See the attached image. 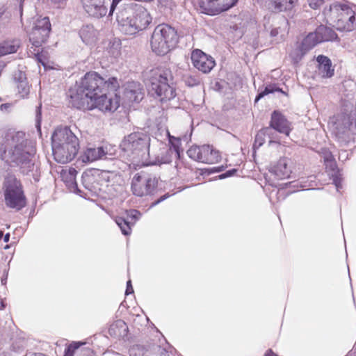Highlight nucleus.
I'll return each mask as SVG.
<instances>
[{
  "label": "nucleus",
  "instance_id": "obj_46",
  "mask_svg": "<svg viewBox=\"0 0 356 356\" xmlns=\"http://www.w3.org/2000/svg\"><path fill=\"white\" fill-rule=\"evenodd\" d=\"M134 293V289H133V287H132V285H131V280H129L127 282V289H126V295H129V294H131Z\"/></svg>",
  "mask_w": 356,
  "mask_h": 356
},
{
  "label": "nucleus",
  "instance_id": "obj_33",
  "mask_svg": "<svg viewBox=\"0 0 356 356\" xmlns=\"http://www.w3.org/2000/svg\"><path fill=\"white\" fill-rule=\"evenodd\" d=\"M183 81L188 86L193 87L200 83V79L197 75L186 74L183 76Z\"/></svg>",
  "mask_w": 356,
  "mask_h": 356
},
{
  "label": "nucleus",
  "instance_id": "obj_24",
  "mask_svg": "<svg viewBox=\"0 0 356 356\" xmlns=\"http://www.w3.org/2000/svg\"><path fill=\"white\" fill-rule=\"evenodd\" d=\"M68 162L72 160L78 154L79 143L78 138L68 129Z\"/></svg>",
  "mask_w": 356,
  "mask_h": 356
},
{
  "label": "nucleus",
  "instance_id": "obj_53",
  "mask_svg": "<svg viewBox=\"0 0 356 356\" xmlns=\"http://www.w3.org/2000/svg\"><path fill=\"white\" fill-rule=\"evenodd\" d=\"M5 63L3 61H0V75L3 71V69L5 67Z\"/></svg>",
  "mask_w": 356,
  "mask_h": 356
},
{
  "label": "nucleus",
  "instance_id": "obj_57",
  "mask_svg": "<svg viewBox=\"0 0 356 356\" xmlns=\"http://www.w3.org/2000/svg\"><path fill=\"white\" fill-rule=\"evenodd\" d=\"M223 169H224V167L221 166V167L218 168V170L216 171L220 172V171L223 170Z\"/></svg>",
  "mask_w": 356,
  "mask_h": 356
},
{
  "label": "nucleus",
  "instance_id": "obj_25",
  "mask_svg": "<svg viewBox=\"0 0 356 356\" xmlns=\"http://www.w3.org/2000/svg\"><path fill=\"white\" fill-rule=\"evenodd\" d=\"M20 46L19 40H7L0 43V57L15 53Z\"/></svg>",
  "mask_w": 356,
  "mask_h": 356
},
{
  "label": "nucleus",
  "instance_id": "obj_7",
  "mask_svg": "<svg viewBox=\"0 0 356 356\" xmlns=\"http://www.w3.org/2000/svg\"><path fill=\"white\" fill-rule=\"evenodd\" d=\"M51 31V24L49 17L38 18L34 22V26L29 34V40L32 47L29 49V54L34 55L38 63L45 65L42 55L40 54V47L47 41Z\"/></svg>",
  "mask_w": 356,
  "mask_h": 356
},
{
  "label": "nucleus",
  "instance_id": "obj_21",
  "mask_svg": "<svg viewBox=\"0 0 356 356\" xmlns=\"http://www.w3.org/2000/svg\"><path fill=\"white\" fill-rule=\"evenodd\" d=\"M79 35L82 41L86 44L95 43L97 38V31L90 24L83 26L79 31Z\"/></svg>",
  "mask_w": 356,
  "mask_h": 356
},
{
  "label": "nucleus",
  "instance_id": "obj_52",
  "mask_svg": "<svg viewBox=\"0 0 356 356\" xmlns=\"http://www.w3.org/2000/svg\"><path fill=\"white\" fill-rule=\"evenodd\" d=\"M10 240V234L7 233L5 236H3V241L4 242L7 243Z\"/></svg>",
  "mask_w": 356,
  "mask_h": 356
},
{
  "label": "nucleus",
  "instance_id": "obj_48",
  "mask_svg": "<svg viewBox=\"0 0 356 356\" xmlns=\"http://www.w3.org/2000/svg\"><path fill=\"white\" fill-rule=\"evenodd\" d=\"M334 183L335 186H336L337 190H339V188L341 187V184H340V181L337 178L334 179Z\"/></svg>",
  "mask_w": 356,
  "mask_h": 356
},
{
  "label": "nucleus",
  "instance_id": "obj_60",
  "mask_svg": "<svg viewBox=\"0 0 356 356\" xmlns=\"http://www.w3.org/2000/svg\"><path fill=\"white\" fill-rule=\"evenodd\" d=\"M162 200H164V197H162L160 200H157V202H155L154 204H157L158 202H159Z\"/></svg>",
  "mask_w": 356,
  "mask_h": 356
},
{
  "label": "nucleus",
  "instance_id": "obj_3",
  "mask_svg": "<svg viewBox=\"0 0 356 356\" xmlns=\"http://www.w3.org/2000/svg\"><path fill=\"white\" fill-rule=\"evenodd\" d=\"M150 136L143 131H135L124 137L120 147L124 154L134 162L142 165H160L170 162L167 156H163L166 150H161L162 156L152 157L149 154Z\"/></svg>",
  "mask_w": 356,
  "mask_h": 356
},
{
  "label": "nucleus",
  "instance_id": "obj_19",
  "mask_svg": "<svg viewBox=\"0 0 356 356\" xmlns=\"http://www.w3.org/2000/svg\"><path fill=\"white\" fill-rule=\"evenodd\" d=\"M106 147L88 148L82 156V161L83 162H92L98 159H106Z\"/></svg>",
  "mask_w": 356,
  "mask_h": 356
},
{
  "label": "nucleus",
  "instance_id": "obj_18",
  "mask_svg": "<svg viewBox=\"0 0 356 356\" xmlns=\"http://www.w3.org/2000/svg\"><path fill=\"white\" fill-rule=\"evenodd\" d=\"M199 4L202 12L209 15H215L225 11L220 0H200Z\"/></svg>",
  "mask_w": 356,
  "mask_h": 356
},
{
  "label": "nucleus",
  "instance_id": "obj_9",
  "mask_svg": "<svg viewBox=\"0 0 356 356\" xmlns=\"http://www.w3.org/2000/svg\"><path fill=\"white\" fill-rule=\"evenodd\" d=\"M52 152L55 160L60 163H67L65 145L67 144V127H57L51 136Z\"/></svg>",
  "mask_w": 356,
  "mask_h": 356
},
{
  "label": "nucleus",
  "instance_id": "obj_6",
  "mask_svg": "<svg viewBox=\"0 0 356 356\" xmlns=\"http://www.w3.org/2000/svg\"><path fill=\"white\" fill-rule=\"evenodd\" d=\"M177 42L178 37L175 29L166 24H161L155 27L150 44L153 52L163 56L173 49Z\"/></svg>",
  "mask_w": 356,
  "mask_h": 356
},
{
  "label": "nucleus",
  "instance_id": "obj_17",
  "mask_svg": "<svg viewBox=\"0 0 356 356\" xmlns=\"http://www.w3.org/2000/svg\"><path fill=\"white\" fill-rule=\"evenodd\" d=\"M124 95L130 102H139L143 99L144 93L139 83L131 82L126 87Z\"/></svg>",
  "mask_w": 356,
  "mask_h": 356
},
{
  "label": "nucleus",
  "instance_id": "obj_38",
  "mask_svg": "<svg viewBox=\"0 0 356 356\" xmlns=\"http://www.w3.org/2000/svg\"><path fill=\"white\" fill-rule=\"evenodd\" d=\"M117 328H122L125 331L127 329V327L124 321H123L122 320H118L111 325V327L109 328L110 334H116L115 330Z\"/></svg>",
  "mask_w": 356,
  "mask_h": 356
},
{
  "label": "nucleus",
  "instance_id": "obj_13",
  "mask_svg": "<svg viewBox=\"0 0 356 356\" xmlns=\"http://www.w3.org/2000/svg\"><path fill=\"white\" fill-rule=\"evenodd\" d=\"M268 127L270 128V132L272 131V129H274L286 136H289L292 129L291 127V123L280 112L277 111H273L271 114L270 126Z\"/></svg>",
  "mask_w": 356,
  "mask_h": 356
},
{
  "label": "nucleus",
  "instance_id": "obj_54",
  "mask_svg": "<svg viewBox=\"0 0 356 356\" xmlns=\"http://www.w3.org/2000/svg\"><path fill=\"white\" fill-rule=\"evenodd\" d=\"M277 34H278V31H277V29H273V30L271 31V32H270V35H271L272 36H275V35H277Z\"/></svg>",
  "mask_w": 356,
  "mask_h": 356
},
{
  "label": "nucleus",
  "instance_id": "obj_28",
  "mask_svg": "<svg viewBox=\"0 0 356 356\" xmlns=\"http://www.w3.org/2000/svg\"><path fill=\"white\" fill-rule=\"evenodd\" d=\"M296 0H272V4L277 12L291 10L294 6Z\"/></svg>",
  "mask_w": 356,
  "mask_h": 356
},
{
  "label": "nucleus",
  "instance_id": "obj_51",
  "mask_svg": "<svg viewBox=\"0 0 356 356\" xmlns=\"http://www.w3.org/2000/svg\"><path fill=\"white\" fill-rule=\"evenodd\" d=\"M6 307L5 302L3 299H0V310L3 309Z\"/></svg>",
  "mask_w": 356,
  "mask_h": 356
},
{
  "label": "nucleus",
  "instance_id": "obj_44",
  "mask_svg": "<svg viewBox=\"0 0 356 356\" xmlns=\"http://www.w3.org/2000/svg\"><path fill=\"white\" fill-rule=\"evenodd\" d=\"M235 172H236V169H232V170H228L225 173H223V174L219 175V178L222 179L227 178L228 177H231Z\"/></svg>",
  "mask_w": 356,
  "mask_h": 356
},
{
  "label": "nucleus",
  "instance_id": "obj_4",
  "mask_svg": "<svg viewBox=\"0 0 356 356\" xmlns=\"http://www.w3.org/2000/svg\"><path fill=\"white\" fill-rule=\"evenodd\" d=\"M117 22L122 32L133 35L146 29L151 23L152 17L145 7L136 4L131 8L120 10L117 15Z\"/></svg>",
  "mask_w": 356,
  "mask_h": 356
},
{
  "label": "nucleus",
  "instance_id": "obj_50",
  "mask_svg": "<svg viewBox=\"0 0 356 356\" xmlns=\"http://www.w3.org/2000/svg\"><path fill=\"white\" fill-rule=\"evenodd\" d=\"M65 170L63 169V170H61V171H60V177H61V178H62V180L65 183L67 181L65 180Z\"/></svg>",
  "mask_w": 356,
  "mask_h": 356
},
{
  "label": "nucleus",
  "instance_id": "obj_41",
  "mask_svg": "<svg viewBox=\"0 0 356 356\" xmlns=\"http://www.w3.org/2000/svg\"><path fill=\"white\" fill-rule=\"evenodd\" d=\"M325 167L327 169H328L329 170H330L333 172H334L335 170H337V163L334 161V159L332 160H330L327 162H325Z\"/></svg>",
  "mask_w": 356,
  "mask_h": 356
},
{
  "label": "nucleus",
  "instance_id": "obj_22",
  "mask_svg": "<svg viewBox=\"0 0 356 356\" xmlns=\"http://www.w3.org/2000/svg\"><path fill=\"white\" fill-rule=\"evenodd\" d=\"M318 43H321V41L316 32L309 33L302 40L300 49L298 50V51L301 52L299 59Z\"/></svg>",
  "mask_w": 356,
  "mask_h": 356
},
{
  "label": "nucleus",
  "instance_id": "obj_39",
  "mask_svg": "<svg viewBox=\"0 0 356 356\" xmlns=\"http://www.w3.org/2000/svg\"><path fill=\"white\" fill-rule=\"evenodd\" d=\"M222 7L225 8V11L233 7L238 1V0H220Z\"/></svg>",
  "mask_w": 356,
  "mask_h": 356
},
{
  "label": "nucleus",
  "instance_id": "obj_40",
  "mask_svg": "<svg viewBox=\"0 0 356 356\" xmlns=\"http://www.w3.org/2000/svg\"><path fill=\"white\" fill-rule=\"evenodd\" d=\"M307 3L310 8L317 9L323 3V0H307Z\"/></svg>",
  "mask_w": 356,
  "mask_h": 356
},
{
  "label": "nucleus",
  "instance_id": "obj_26",
  "mask_svg": "<svg viewBox=\"0 0 356 356\" xmlns=\"http://www.w3.org/2000/svg\"><path fill=\"white\" fill-rule=\"evenodd\" d=\"M76 170L73 168L68 169V191L73 192L81 197H85V194L78 187L76 182L74 180Z\"/></svg>",
  "mask_w": 356,
  "mask_h": 356
},
{
  "label": "nucleus",
  "instance_id": "obj_59",
  "mask_svg": "<svg viewBox=\"0 0 356 356\" xmlns=\"http://www.w3.org/2000/svg\"><path fill=\"white\" fill-rule=\"evenodd\" d=\"M3 236V232L2 231H0V241L1 240Z\"/></svg>",
  "mask_w": 356,
  "mask_h": 356
},
{
  "label": "nucleus",
  "instance_id": "obj_12",
  "mask_svg": "<svg viewBox=\"0 0 356 356\" xmlns=\"http://www.w3.org/2000/svg\"><path fill=\"white\" fill-rule=\"evenodd\" d=\"M191 60L193 66L203 73L209 72L216 65L214 59L200 49L192 51Z\"/></svg>",
  "mask_w": 356,
  "mask_h": 356
},
{
  "label": "nucleus",
  "instance_id": "obj_58",
  "mask_svg": "<svg viewBox=\"0 0 356 356\" xmlns=\"http://www.w3.org/2000/svg\"><path fill=\"white\" fill-rule=\"evenodd\" d=\"M63 356H67V347H65L64 349Z\"/></svg>",
  "mask_w": 356,
  "mask_h": 356
},
{
  "label": "nucleus",
  "instance_id": "obj_61",
  "mask_svg": "<svg viewBox=\"0 0 356 356\" xmlns=\"http://www.w3.org/2000/svg\"><path fill=\"white\" fill-rule=\"evenodd\" d=\"M346 19H338V22H340L341 20H345Z\"/></svg>",
  "mask_w": 356,
  "mask_h": 356
},
{
  "label": "nucleus",
  "instance_id": "obj_15",
  "mask_svg": "<svg viewBox=\"0 0 356 356\" xmlns=\"http://www.w3.org/2000/svg\"><path fill=\"white\" fill-rule=\"evenodd\" d=\"M13 80L20 97L27 98L30 92V86L27 81L26 74L20 70L16 71L13 74Z\"/></svg>",
  "mask_w": 356,
  "mask_h": 356
},
{
  "label": "nucleus",
  "instance_id": "obj_55",
  "mask_svg": "<svg viewBox=\"0 0 356 356\" xmlns=\"http://www.w3.org/2000/svg\"><path fill=\"white\" fill-rule=\"evenodd\" d=\"M343 154H346V152H343L339 154V159H346L347 158V156H344Z\"/></svg>",
  "mask_w": 356,
  "mask_h": 356
},
{
  "label": "nucleus",
  "instance_id": "obj_35",
  "mask_svg": "<svg viewBox=\"0 0 356 356\" xmlns=\"http://www.w3.org/2000/svg\"><path fill=\"white\" fill-rule=\"evenodd\" d=\"M274 91H281V92H282L281 90H280L279 88H276L275 86H273V85H268V86H267L265 88L264 91L261 92L257 95V97L255 99V101L257 102L259 99L262 98L263 97H264L266 95H268L270 93H273Z\"/></svg>",
  "mask_w": 356,
  "mask_h": 356
},
{
  "label": "nucleus",
  "instance_id": "obj_20",
  "mask_svg": "<svg viewBox=\"0 0 356 356\" xmlns=\"http://www.w3.org/2000/svg\"><path fill=\"white\" fill-rule=\"evenodd\" d=\"M318 63V71L323 78H330L334 75V69L332 67L330 59L323 55H320L316 58Z\"/></svg>",
  "mask_w": 356,
  "mask_h": 356
},
{
  "label": "nucleus",
  "instance_id": "obj_49",
  "mask_svg": "<svg viewBox=\"0 0 356 356\" xmlns=\"http://www.w3.org/2000/svg\"><path fill=\"white\" fill-rule=\"evenodd\" d=\"M265 356H278L277 355H276L275 353H274L272 350L269 349L266 351V353H265Z\"/></svg>",
  "mask_w": 356,
  "mask_h": 356
},
{
  "label": "nucleus",
  "instance_id": "obj_2",
  "mask_svg": "<svg viewBox=\"0 0 356 356\" xmlns=\"http://www.w3.org/2000/svg\"><path fill=\"white\" fill-rule=\"evenodd\" d=\"M35 149L24 131L8 130L0 138V159L10 166H18L22 173L33 170Z\"/></svg>",
  "mask_w": 356,
  "mask_h": 356
},
{
  "label": "nucleus",
  "instance_id": "obj_36",
  "mask_svg": "<svg viewBox=\"0 0 356 356\" xmlns=\"http://www.w3.org/2000/svg\"><path fill=\"white\" fill-rule=\"evenodd\" d=\"M42 104H40L35 109V127L37 131L41 134V122H42Z\"/></svg>",
  "mask_w": 356,
  "mask_h": 356
},
{
  "label": "nucleus",
  "instance_id": "obj_1",
  "mask_svg": "<svg viewBox=\"0 0 356 356\" xmlns=\"http://www.w3.org/2000/svg\"><path fill=\"white\" fill-rule=\"evenodd\" d=\"M118 88L117 78H104L96 72H89L70 89V101L78 109L97 108L112 113L120 105V98L114 93Z\"/></svg>",
  "mask_w": 356,
  "mask_h": 356
},
{
  "label": "nucleus",
  "instance_id": "obj_5",
  "mask_svg": "<svg viewBox=\"0 0 356 356\" xmlns=\"http://www.w3.org/2000/svg\"><path fill=\"white\" fill-rule=\"evenodd\" d=\"M174 76L169 67L160 66L151 71L149 91L161 102L168 101L175 97L173 87Z\"/></svg>",
  "mask_w": 356,
  "mask_h": 356
},
{
  "label": "nucleus",
  "instance_id": "obj_32",
  "mask_svg": "<svg viewBox=\"0 0 356 356\" xmlns=\"http://www.w3.org/2000/svg\"><path fill=\"white\" fill-rule=\"evenodd\" d=\"M202 146H192L187 151L188 156L194 161L200 162Z\"/></svg>",
  "mask_w": 356,
  "mask_h": 356
},
{
  "label": "nucleus",
  "instance_id": "obj_8",
  "mask_svg": "<svg viewBox=\"0 0 356 356\" xmlns=\"http://www.w3.org/2000/svg\"><path fill=\"white\" fill-rule=\"evenodd\" d=\"M3 189L7 207L19 211L26 206V197L22 186L15 175L8 174L6 176Z\"/></svg>",
  "mask_w": 356,
  "mask_h": 356
},
{
  "label": "nucleus",
  "instance_id": "obj_31",
  "mask_svg": "<svg viewBox=\"0 0 356 356\" xmlns=\"http://www.w3.org/2000/svg\"><path fill=\"white\" fill-rule=\"evenodd\" d=\"M115 222L120 228L122 233L124 235H129L131 233V227L129 222L125 220L123 218L118 217L115 219Z\"/></svg>",
  "mask_w": 356,
  "mask_h": 356
},
{
  "label": "nucleus",
  "instance_id": "obj_42",
  "mask_svg": "<svg viewBox=\"0 0 356 356\" xmlns=\"http://www.w3.org/2000/svg\"><path fill=\"white\" fill-rule=\"evenodd\" d=\"M23 346H24V341H19L17 343L16 345L13 343L11 347H12V350L14 352H18L22 349Z\"/></svg>",
  "mask_w": 356,
  "mask_h": 356
},
{
  "label": "nucleus",
  "instance_id": "obj_11",
  "mask_svg": "<svg viewBox=\"0 0 356 356\" xmlns=\"http://www.w3.org/2000/svg\"><path fill=\"white\" fill-rule=\"evenodd\" d=\"M110 0H81L86 13L90 17L100 19L106 15Z\"/></svg>",
  "mask_w": 356,
  "mask_h": 356
},
{
  "label": "nucleus",
  "instance_id": "obj_56",
  "mask_svg": "<svg viewBox=\"0 0 356 356\" xmlns=\"http://www.w3.org/2000/svg\"><path fill=\"white\" fill-rule=\"evenodd\" d=\"M133 212L135 213L134 215H133V217L134 218H136V215H140V213L138 211H133Z\"/></svg>",
  "mask_w": 356,
  "mask_h": 356
},
{
  "label": "nucleus",
  "instance_id": "obj_23",
  "mask_svg": "<svg viewBox=\"0 0 356 356\" xmlns=\"http://www.w3.org/2000/svg\"><path fill=\"white\" fill-rule=\"evenodd\" d=\"M316 33L318 35V38L321 42L333 41L337 39V35L334 31L329 27L324 25L319 26L316 29Z\"/></svg>",
  "mask_w": 356,
  "mask_h": 356
},
{
  "label": "nucleus",
  "instance_id": "obj_27",
  "mask_svg": "<svg viewBox=\"0 0 356 356\" xmlns=\"http://www.w3.org/2000/svg\"><path fill=\"white\" fill-rule=\"evenodd\" d=\"M121 45L122 44L119 39L113 38L109 41L106 47V51L111 56L117 58L120 55Z\"/></svg>",
  "mask_w": 356,
  "mask_h": 356
},
{
  "label": "nucleus",
  "instance_id": "obj_16",
  "mask_svg": "<svg viewBox=\"0 0 356 356\" xmlns=\"http://www.w3.org/2000/svg\"><path fill=\"white\" fill-rule=\"evenodd\" d=\"M221 159V155L219 151L213 148V146L204 145L202 146V154L200 162L213 164L219 162Z\"/></svg>",
  "mask_w": 356,
  "mask_h": 356
},
{
  "label": "nucleus",
  "instance_id": "obj_29",
  "mask_svg": "<svg viewBox=\"0 0 356 356\" xmlns=\"http://www.w3.org/2000/svg\"><path fill=\"white\" fill-rule=\"evenodd\" d=\"M86 344V342L81 341H73L68 345V356H74V354L79 353V352L86 351L89 352L88 348H81V347Z\"/></svg>",
  "mask_w": 356,
  "mask_h": 356
},
{
  "label": "nucleus",
  "instance_id": "obj_10",
  "mask_svg": "<svg viewBox=\"0 0 356 356\" xmlns=\"http://www.w3.org/2000/svg\"><path fill=\"white\" fill-rule=\"evenodd\" d=\"M156 185L155 178L145 173H137L132 179L131 190L134 195L142 197L151 194Z\"/></svg>",
  "mask_w": 356,
  "mask_h": 356
},
{
  "label": "nucleus",
  "instance_id": "obj_47",
  "mask_svg": "<svg viewBox=\"0 0 356 356\" xmlns=\"http://www.w3.org/2000/svg\"><path fill=\"white\" fill-rule=\"evenodd\" d=\"M10 107V104H3L0 106V109H1V111H6Z\"/></svg>",
  "mask_w": 356,
  "mask_h": 356
},
{
  "label": "nucleus",
  "instance_id": "obj_37",
  "mask_svg": "<svg viewBox=\"0 0 356 356\" xmlns=\"http://www.w3.org/2000/svg\"><path fill=\"white\" fill-rule=\"evenodd\" d=\"M129 353L130 356H143L145 350L140 345H134L129 348Z\"/></svg>",
  "mask_w": 356,
  "mask_h": 356
},
{
  "label": "nucleus",
  "instance_id": "obj_43",
  "mask_svg": "<svg viewBox=\"0 0 356 356\" xmlns=\"http://www.w3.org/2000/svg\"><path fill=\"white\" fill-rule=\"evenodd\" d=\"M122 0H112V3L110 6V9L108 12V15H112L114 10L115 9V7Z\"/></svg>",
  "mask_w": 356,
  "mask_h": 356
},
{
  "label": "nucleus",
  "instance_id": "obj_34",
  "mask_svg": "<svg viewBox=\"0 0 356 356\" xmlns=\"http://www.w3.org/2000/svg\"><path fill=\"white\" fill-rule=\"evenodd\" d=\"M348 13H350L352 15L347 17L348 22L343 26V29L347 31H351L356 26V18H355L354 13L352 10L348 11Z\"/></svg>",
  "mask_w": 356,
  "mask_h": 356
},
{
  "label": "nucleus",
  "instance_id": "obj_45",
  "mask_svg": "<svg viewBox=\"0 0 356 356\" xmlns=\"http://www.w3.org/2000/svg\"><path fill=\"white\" fill-rule=\"evenodd\" d=\"M334 159V157L331 152L325 151L323 154L324 163L329 161L330 160Z\"/></svg>",
  "mask_w": 356,
  "mask_h": 356
},
{
  "label": "nucleus",
  "instance_id": "obj_14",
  "mask_svg": "<svg viewBox=\"0 0 356 356\" xmlns=\"http://www.w3.org/2000/svg\"><path fill=\"white\" fill-rule=\"evenodd\" d=\"M291 165L292 161L290 159L281 158L276 165L271 168L270 172L274 174L279 179L289 178L292 172Z\"/></svg>",
  "mask_w": 356,
  "mask_h": 356
},
{
  "label": "nucleus",
  "instance_id": "obj_30",
  "mask_svg": "<svg viewBox=\"0 0 356 356\" xmlns=\"http://www.w3.org/2000/svg\"><path fill=\"white\" fill-rule=\"evenodd\" d=\"M270 135V128L265 127L260 130L255 136L254 147L259 148L264 143V136Z\"/></svg>",
  "mask_w": 356,
  "mask_h": 356
}]
</instances>
